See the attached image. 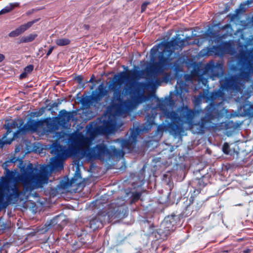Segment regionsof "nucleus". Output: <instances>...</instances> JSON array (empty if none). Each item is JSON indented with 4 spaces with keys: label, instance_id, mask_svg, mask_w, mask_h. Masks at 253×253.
Returning a JSON list of instances; mask_svg holds the SVG:
<instances>
[{
    "label": "nucleus",
    "instance_id": "f257e3e1",
    "mask_svg": "<svg viewBox=\"0 0 253 253\" xmlns=\"http://www.w3.org/2000/svg\"><path fill=\"white\" fill-rule=\"evenodd\" d=\"M87 134L89 137L84 136L82 133L78 132L74 134H56L59 140L62 138H67L74 144L76 147L70 145L68 148L63 146L57 143H53L51 149V153L56 155V157L50 159V169L52 171L59 170L63 169V161L72 156L76 155L78 150H81L82 158H85L87 160L94 159L104 160L105 158H110L116 157L117 158L123 157L125 152L129 153L134 147L136 142V139L138 135L137 129H131L130 136L128 139H118L116 141L121 143L122 150L117 149L115 147H111L108 149L103 143L96 145L93 148H90L92 142L95 137L99 134L102 133H95L91 134L88 133L87 126L86 127Z\"/></svg>",
    "mask_w": 253,
    "mask_h": 253
},
{
    "label": "nucleus",
    "instance_id": "f03ea898",
    "mask_svg": "<svg viewBox=\"0 0 253 253\" xmlns=\"http://www.w3.org/2000/svg\"><path fill=\"white\" fill-rule=\"evenodd\" d=\"M16 161L14 158L2 165L5 171L4 176L0 178V211L16 202L21 194L16 185L10 186V181L21 183L26 191L42 188L48 181L49 174L47 170L49 166H42L39 170L32 163L26 165L22 160H19L17 167L20 169V173H18L16 169L10 171L7 169Z\"/></svg>",
    "mask_w": 253,
    "mask_h": 253
},
{
    "label": "nucleus",
    "instance_id": "7ed1b4c3",
    "mask_svg": "<svg viewBox=\"0 0 253 253\" xmlns=\"http://www.w3.org/2000/svg\"><path fill=\"white\" fill-rule=\"evenodd\" d=\"M135 78L134 71L121 72L115 75L112 82L109 85L110 90L114 91L113 104L108 109V112L101 117L98 122H92L87 126L88 133L91 134L102 133L110 134L114 133L122 124H120L119 118L126 117L128 112L135 109L138 105L146 101L148 97L144 95L139 96L136 100L131 99L124 101L121 98V92L119 90L121 86L125 84L128 87L129 82Z\"/></svg>",
    "mask_w": 253,
    "mask_h": 253
},
{
    "label": "nucleus",
    "instance_id": "20e7f679",
    "mask_svg": "<svg viewBox=\"0 0 253 253\" xmlns=\"http://www.w3.org/2000/svg\"><path fill=\"white\" fill-rule=\"evenodd\" d=\"M244 63L246 64V71H242L238 76L226 78L220 81V88L212 95V97H222V92L227 91L231 93L234 92H241L244 88V84L251 78L253 73V50L247 51L242 55Z\"/></svg>",
    "mask_w": 253,
    "mask_h": 253
},
{
    "label": "nucleus",
    "instance_id": "39448f33",
    "mask_svg": "<svg viewBox=\"0 0 253 253\" xmlns=\"http://www.w3.org/2000/svg\"><path fill=\"white\" fill-rule=\"evenodd\" d=\"M190 37H187L184 40H181L179 36L173 38L169 42H162V43L154 46L150 51L151 59H153L159 53V66H162L169 63L172 58L171 56L176 50H181L183 46L186 44H190L189 42Z\"/></svg>",
    "mask_w": 253,
    "mask_h": 253
},
{
    "label": "nucleus",
    "instance_id": "423d86ee",
    "mask_svg": "<svg viewBox=\"0 0 253 253\" xmlns=\"http://www.w3.org/2000/svg\"><path fill=\"white\" fill-rule=\"evenodd\" d=\"M23 122L21 120H12L7 122L4 125V127L7 131L0 141L2 144V148L4 144H9L17 137V134L20 133H25L29 131L35 132L42 126L41 121H35L30 120L22 127Z\"/></svg>",
    "mask_w": 253,
    "mask_h": 253
},
{
    "label": "nucleus",
    "instance_id": "0eeeda50",
    "mask_svg": "<svg viewBox=\"0 0 253 253\" xmlns=\"http://www.w3.org/2000/svg\"><path fill=\"white\" fill-rule=\"evenodd\" d=\"M173 105L174 103L171 102L170 99H166L163 101L159 106L160 109L164 112V115L167 118L176 123L192 125L196 115L203 112L202 110L194 111L190 109L187 106L179 108L176 112L167 110L168 106L171 107Z\"/></svg>",
    "mask_w": 253,
    "mask_h": 253
},
{
    "label": "nucleus",
    "instance_id": "6e6552de",
    "mask_svg": "<svg viewBox=\"0 0 253 253\" xmlns=\"http://www.w3.org/2000/svg\"><path fill=\"white\" fill-rule=\"evenodd\" d=\"M107 94L108 90L106 89V86L102 84L92 92L90 96L91 100L96 102H98L100 101L104 96L107 95Z\"/></svg>",
    "mask_w": 253,
    "mask_h": 253
},
{
    "label": "nucleus",
    "instance_id": "1a4fd4ad",
    "mask_svg": "<svg viewBox=\"0 0 253 253\" xmlns=\"http://www.w3.org/2000/svg\"><path fill=\"white\" fill-rule=\"evenodd\" d=\"M82 182V178L80 171L79 168H77L76 172L74 176L70 182H64L62 183V187L64 188H68L71 186H79Z\"/></svg>",
    "mask_w": 253,
    "mask_h": 253
},
{
    "label": "nucleus",
    "instance_id": "9d476101",
    "mask_svg": "<svg viewBox=\"0 0 253 253\" xmlns=\"http://www.w3.org/2000/svg\"><path fill=\"white\" fill-rule=\"evenodd\" d=\"M204 69V75L208 74L212 80H214L215 77H218L219 76V74H212L213 72L220 70L221 73H222V68L219 66H215L213 62L207 64L205 66Z\"/></svg>",
    "mask_w": 253,
    "mask_h": 253
},
{
    "label": "nucleus",
    "instance_id": "9b49d317",
    "mask_svg": "<svg viewBox=\"0 0 253 253\" xmlns=\"http://www.w3.org/2000/svg\"><path fill=\"white\" fill-rule=\"evenodd\" d=\"M206 111L207 113L204 120H206L208 122L213 120L215 117H220L224 114V112H219L215 105L212 104H211L207 107Z\"/></svg>",
    "mask_w": 253,
    "mask_h": 253
},
{
    "label": "nucleus",
    "instance_id": "f8f14e48",
    "mask_svg": "<svg viewBox=\"0 0 253 253\" xmlns=\"http://www.w3.org/2000/svg\"><path fill=\"white\" fill-rule=\"evenodd\" d=\"M34 21L29 22L26 24L21 25L15 30L11 31L9 33L8 36L11 38H14L18 36L25 31L28 30L34 24Z\"/></svg>",
    "mask_w": 253,
    "mask_h": 253
},
{
    "label": "nucleus",
    "instance_id": "ddd939ff",
    "mask_svg": "<svg viewBox=\"0 0 253 253\" xmlns=\"http://www.w3.org/2000/svg\"><path fill=\"white\" fill-rule=\"evenodd\" d=\"M169 217L166 218L161 224V228L164 230L166 235L169 234L170 231H173V224Z\"/></svg>",
    "mask_w": 253,
    "mask_h": 253
},
{
    "label": "nucleus",
    "instance_id": "4468645a",
    "mask_svg": "<svg viewBox=\"0 0 253 253\" xmlns=\"http://www.w3.org/2000/svg\"><path fill=\"white\" fill-rule=\"evenodd\" d=\"M184 85V84L181 82H177V84L175 86V91L176 93L179 95L180 98L183 100V96H182V93L184 92H188V89L186 88L185 87L184 88H182V87Z\"/></svg>",
    "mask_w": 253,
    "mask_h": 253
},
{
    "label": "nucleus",
    "instance_id": "2eb2a0df",
    "mask_svg": "<svg viewBox=\"0 0 253 253\" xmlns=\"http://www.w3.org/2000/svg\"><path fill=\"white\" fill-rule=\"evenodd\" d=\"M48 127L51 130H55L57 128L58 124V118H54L53 119H49L46 121Z\"/></svg>",
    "mask_w": 253,
    "mask_h": 253
},
{
    "label": "nucleus",
    "instance_id": "dca6fc26",
    "mask_svg": "<svg viewBox=\"0 0 253 253\" xmlns=\"http://www.w3.org/2000/svg\"><path fill=\"white\" fill-rule=\"evenodd\" d=\"M19 6V3L18 2L10 3L8 5H7L0 11V15L8 13L15 7H18Z\"/></svg>",
    "mask_w": 253,
    "mask_h": 253
},
{
    "label": "nucleus",
    "instance_id": "f3484780",
    "mask_svg": "<svg viewBox=\"0 0 253 253\" xmlns=\"http://www.w3.org/2000/svg\"><path fill=\"white\" fill-rule=\"evenodd\" d=\"M37 37V35L36 34H30L21 37L20 39V42L21 43L31 42L34 41Z\"/></svg>",
    "mask_w": 253,
    "mask_h": 253
},
{
    "label": "nucleus",
    "instance_id": "a211bd4d",
    "mask_svg": "<svg viewBox=\"0 0 253 253\" xmlns=\"http://www.w3.org/2000/svg\"><path fill=\"white\" fill-rule=\"evenodd\" d=\"M55 43L58 46H65L69 44L70 41L67 38H61L57 39Z\"/></svg>",
    "mask_w": 253,
    "mask_h": 253
},
{
    "label": "nucleus",
    "instance_id": "6ab92c4d",
    "mask_svg": "<svg viewBox=\"0 0 253 253\" xmlns=\"http://www.w3.org/2000/svg\"><path fill=\"white\" fill-rule=\"evenodd\" d=\"M90 227L91 228H93V229H95L96 228L99 227L100 224H101V223L100 222L98 221L97 219L95 218L90 221Z\"/></svg>",
    "mask_w": 253,
    "mask_h": 253
},
{
    "label": "nucleus",
    "instance_id": "aec40b11",
    "mask_svg": "<svg viewBox=\"0 0 253 253\" xmlns=\"http://www.w3.org/2000/svg\"><path fill=\"white\" fill-rule=\"evenodd\" d=\"M202 97L203 96L201 95L194 96L193 99V103L195 106H198L201 103V99Z\"/></svg>",
    "mask_w": 253,
    "mask_h": 253
},
{
    "label": "nucleus",
    "instance_id": "412c9836",
    "mask_svg": "<svg viewBox=\"0 0 253 253\" xmlns=\"http://www.w3.org/2000/svg\"><path fill=\"white\" fill-rule=\"evenodd\" d=\"M252 2V0H248L245 2L241 4L240 8L241 10H243L246 8V6H248L251 4Z\"/></svg>",
    "mask_w": 253,
    "mask_h": 253
},
{
    "label": "nucleus",
    "instance_id": "4be33fe9",
    "mask_svg": "<svg viewBox=\"0 0 253 253\" xmlns=\"http://www.w3.org/2000/svg\"><path fill=\"white\" fill-rule=\"evenodd\" d=\"M229 145L227 143H225L223 146L222 147V150L223 152L226 154H228L229 153Z\"/></svg>",
    "mask_w": 253,
    "mask_h": 253
},
{
    "label": "nucleus",
    "instance_id": "5701e85b",
    "mask_svg": "<svg viewBox=\"0 0 253 253\" xmlns=\"http://www.w3.org/2000/svg\"><path fill=\"white\" fill-rule=\"evenodd\" d=\"M163 70L162 67H159V68H158V69L156 68V69H154V70H153L154 73L157 76L158 75L162 74L163 73Z\"/></svg>",
    "mask_w": 253,
    "mask_h": 253
},
{
    "label": "nucleus",
    "instance_id": "b1692460",
    "mask_svg": "<svg viewBox=\"0 0 253 253\" xmlns=\"http://www.w3.org/2000/svg\"><path fill=\"white\" fill-rule=\"evenodd\" d=\"M33 69H34V66L32 65H30L27 66L25 68L24 71L28 74V73H29L31 72H32L33 70Z\"/></svg>",
    "mask_w": 253,
    "mask_h": 253
},
{
    "label": "nucleus",
    "instance_id": "393cba45",
    "mask_svg": "<svg viewBox=\"0 0 253 253\" xmlns=\"http://www.w3.org/2000/svg\"><path fill=\"white\" fill-rule=\"evenodd\" d=\"M198 80L199 83L201 82L205 86L207 85V84L208 83L207 79L203 78L202 76L199 77Z\"/></svg>",
    "mask_w": 253,
    "mask_h": 253
},
{
    "label": "nucleus",
    "instance_id": "a878e982",
    "mask_svg": "<svg viewBox=\"0 0 253 253\" xmlns=\"http://www.w3.org/2000/svg\"><path fill=\"white\" fill-rule=\"evenodd\" d=\"M148 4H149V2H145L142 3V4L141 5V12H143L146 10Z\"/></svg>",
    "mask_w": 253,
    "mask_h": 253
},
{
    "label": "nucleus",
    "instance_id": "bb28decb",
    "mask_svg": "<svg viewBox=\"0 0 253 253\" xmlns=\"http://www.w3.org/2000/svg\"><path fill=\"white\" fill-rule=\"evenodd\" d=\"M54 46H51L50 48L49 49L47 54H46V57H48L52 52L53 50L54 49Z\"/></svg>",
    "mask_w": 253,
    "mask_h": 253
},
{
    "label": "nucleus",
    "instance_id": "cd10ccee",
    "mask_svg": "<svg viewBox=\"0 0 253 253\" xmlns=\"http://www.w3.org/2000/svg\"><path fill=\"white\" fill-rule=\"evenodd\" d=\"M60 114L61 116H65V115L67 114L68 113L66 110H63L60 112Z\"/></svg>",
    "mask_w": 253,
    "mask_h": 253
},
{
    "label": "nucleus",
    "instance_id": "c85d7f7f",
    "mask_svg": "<svg viewBox=\"0 0 253 253\" xmlns=\"http://www.w3.org/2000/svg\"><path fill=\"white\" fill-rule=\"evenodd\" d=\"M141 194L140 193H136L134 195V199H138L140 197Z\"/></svg>",
    "mask_w": 253,
    "mask_h": 253
},
{
    "label": "nucleus",
    "instance_id": "c756f323",
    "mask_svg": "<svg viewBox=\"0 0 253 253\" xmlns=\"http://www.w3.org/2000/svg\"><path fill=\"white\" fill-rule=\"evenodd\" d=\"M5 56L3 54L0 53V63L4 60Z\"/></svg>",
    "mask_w": 253,
    "mask_h": 253
},
{
    "label": "nucleus",
    "instance_id": "7c9ffc66",
    "mask_svg": "<svg viewBox=\"0 0 253 253\" xmlns=\"http://www.w3.org/2000/svg\"><path fill=\"white\" fill-rule=\"evenodd\" d=\"M27 73L25 71L20 75V78H24L27 76Z\"/></svg>",
    "mask_w": 253,
    "mask_h": 253
},
{
    "label": "nucleus",
    "instance_id": "2f4dec72",
    "mask_svg": "<svg viewBox=\"0 0 253 253\" xmlns=\"http://www.w3.org/2000/svg\"><path fill=\"white\" fill-rule=\"evenodd\" d=\"M203 51H202L201 52V55H205V54L203 53Z\"/></svg>",
    "mask_w": 253,
    "mask_h": 253
},
{
    "label": "nucleus",
    "instance_id": "473e14b6",
    "mask_svg": "<svg viewBox=\"0 0 253 253\" xmlns=\"http://www.w3.org/2000/svg\"><path fill=\"white\" fill-rule=\"evenodd\" d=\"M223 111L224 112H225V113H226V112H227V110H225L224 109H223Z\"/></svg>",
    "mask_w": 253,
    "mask_h": 253
},
{
    "label": "nucleus",
    "instance_id": "72a5a7b5",
    "mask_svg": "<svg viewBox=\"0 0 253 253\" xmlns=\"http://www.w3.org/2000/svg\"><path fill=\"white\" fill-rule=\"evenodd\" d=\"M153 124V122L152 121V122L150 123V125L152 126Z\"/></svg>",
    "mask_w": 253,
    "mask_h": 253
},
{
    "label": "nucleus",
    "instance_id": "f704fd0d",
    "mask_svg": "<svg viewBox=\"0 0 253 253\" xmlns=\"http://www.w3.org/2000/svg\"><path fill=\"white\" fill-rule=\"evenodd\" d=\"M132 0H126V1H128V2L131 1H132Z\"/></svg>",
    "mask_w": 253,
    "mask_h": 253
},
{
    "label": "nucleus",
    "instance_id": "c9c22d12",
    "mask_svg": "<svg viewBox=\"0 0 253 253\" xmlns=\"http://www.w3.org/2000/svg\"><path fill=\"white\" fill-rule=\"evenodd\" d=\"M92 78H91L89 82H92Z\"/></svg>",
    "mask_w": 253,
    "mask_h": 253
},
{
    "label": "nucleus",
    "instance_id": "e433bc0d",
    "mask_svg": "<svg viewBox=\"0 0 253 253\" xmlns=\"http://www.w3.org/2000/svg\"><path fill=\"white\" fill-rule=\"evenodd\" d=\"M219 105H220V103H219V105H217L216 107H219Z\"/></svg>",
    "mask_w": 253,
    "mask_h": 253
},
{
    "label": "nucleus",
    "instance_id": "4c0bfd02",
    "mask_svg": "<svg viewBox=\"0 0 253 253\" xmlns=\"http://www.w3.org/2000/svg\"><path fill=\"white\" fill-rule=\"evenodd\" d=\"M219 105H220V103H219V105H217L216 107H219Z\"/></svg>",
    "mask_w": 253,
    "mask_h": 253
},
{
    "label": "nucleus",
    "instance_id": "58836bf2",
    "mask_svg": "<svg viewBox=\"0 0 253 253\" xmlns=\"http://www.w3.org/2000/svg\"><path fill=\"white\" fill-rule=\"evenodd\" d=\"M159 82V80H157V81H156V83Z\"/></svg>",
    "mask_w": 253,
    "mask_h": 253
},
{
    "label": "nucleus",
    "instance_id": "ea45409f",
    "mask_svg": "<svg viewBox=\"0 0 253 253\" xmlns=\"http://www.w3.org/2000/svg\"><path fill=\"white\" fill-rule=\"evenodd\" d=\"M36 116H40V115H39V113H38V114H37V115H36Z\"/></svg>",
    "mask_w": 253,
    "mask_h": 253
}]
</instances>
